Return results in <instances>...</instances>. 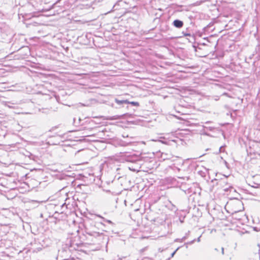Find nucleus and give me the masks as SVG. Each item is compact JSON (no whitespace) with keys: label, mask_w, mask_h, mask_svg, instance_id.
Segmentation results:
<instances>
[{"label":"nucleus","mask_w":260,"mask_h":260,"mask_svg":"<svg viewBox=\"0 0 260 260\" xmlns=\"http://www.w3.org/2000/svg\"><path fill=\"white\" fill-rule=\"evenodd\" d=\"M253 183L255 186H252L254 187H258L260 185V175H256L253 177Z\"/></svg>","instance_id":"nucleus-2"},{"label":"nucleus","mask_w":260,"mask_h":260,"mask_svg":"<svg viewBox=\"0 0 260 260\" xmlns=\"http://www.w3.org/2000/svg\"><path fill=\"white\" fill-rule=\"evenodd\" d=\"M229 188H232V186H229V187L224 188L223 189L224 191H228L229 190Z\"/></svg>","instance_id":"nucleus-10"},{"label":"nucleus","mask_w":260,"mask_h":260,"mask_svg":"<svg viewBox=\"0 0 260 260\" xmlns=\"http://www.w3.org/2000/svg\"><path fill=\"white\" fill-rule=\"evenodd\" d=\"M256 257H257V258H260V256H259V255H256Z\"/></svg>","instance_id":"nucleus-16"},{"label":"nucleus","mask_w":260,"mask_h":260,"mask_svg":"<svg viewBox=\"0 0 260 260\" xmlns=\"http://www.w3.org/2000/svg\"><path fill=\"white\" fill-rule=\"evenodd\" d=\"M221 182L225 183V182L223 181H221Z\"/></svg>","instance_id":"nucleus-19"},{"label":"nucleus","mask_w":260,"mask_h":260,"mask_svg":"<svg viewBox=\"0 0 260 260\" xmlns=\"http://www.w3.org/2000/svg\"><path fill=\"white\" fill-rule=\"evenodd\" d=\"M201 237V236H200L199 237H198V239H197V241L198 242H200V241H201V240H200Z\"/></svg>","instance_id":"nucleus-11"},{"label":"nucleus","mask_w":260,"mask_h":260,"mask_svg":"<svg viewBox=\"0 0 260 260\" xmlns=\"http://www.w3.org/2000/svg\"><path fill=\"white\" fill-rule=\"evenodd\" d=\"M223 146H221L219 148L220 151H221L222 150Z\"/></svg>","instance_id":"nucleus-13"},{"label":"nucleus","mask_w":260,"mask_h":260,"mask_svg":"<svg viewBox=\"0 0 260 260\" xmlns=\"http://www.w3.org/2000/svg\"><path fill=\"white\" fill-rule=\"evenodd\" d=\"M10 102H6V103H5V105L6 106L8 107L9 108H14L12 106H11V105H10Z\"/></svg>","instance_id":"nucleus-9"},{"label":"nucleus","mask_w":260,"mask_h":260,"mask_svg":"<svg viewBox=\"0 0 260 260\" xmlns=\"http://www.w3.org/2000/svg\"><path fill=\"white\" fill-rule=\"evenodd\" d=\"M117 260H122V259L121 258H118V259Z\"/></svg>","instance_id":"nucleus-18"},{"label":"nucleus","mask_w":260,"mask_h":260,"mask_svg":"<svg viewBox=\"0 0 260 260\" xmlns=\"http://www.w3.org/2000/svg\"><path fill=\"white\" fill-rule=\"evenodd\" d=\"M115 102L118 105H121L123 104H127L129 103V101L128 100H119L117 99L115 100Z\"/></svg>","instance_id":"nucleus-5"},{"label":"nucleus","mask_w":260,"mask_h":260,"mask_svg":"<svg viewBox=\"0 0 260 260\" xmlns=\"http://www.w3.org/2000/svg\"><path fill=\"white\" fill-rule=\"evenodd\" d=\"M221 253L222 254H224V248L223 247L221 248Z\"/></svg>","instance_id":"nucleus-12"},{"label":"nucleus","mask_w":260,"mask_h":260,"mask_svg":"<svg viewBox=\"0 0 260 260\" xmlns=\"http://www.w3.org/2000/svg\"><path fill=\"white\" fill-rule=\"evenodd\" d=\"M175 253V251H174V252L172 253V256H173Z\"/></svg>","instance_id":"nucleus-17"},{"label":"nucleus","mask_w":260,"mask_h":260,"mask_svg":"<svg viewBox=\"0 0 260 260\" xmlns=\"http://www.w3.org/2000/svg\"><path fill=\"white\" fill-rule=\"evenodd\" d=\"M98 217H100V218H101L103 220V221H107V222H108V223H112V221H111V220H106L104 217H102V216H100V215H98Z\"/></svg>","instance_id":"nucleus-8"},{"label":"nucleus","mask_w":260,"mask_h":260,"mask_svg":"<svg viewBox=\"0 0 260 260\" xmlns=\"http://www.w3.org/2000/svg\"><path fill=\"white\" fill-rule=\"evenodd\" d=\"M182 34H183L184 36H188V37H191L193 40H194V37L193 36L191 35L190 34L184 32H183Z\"/></svg>","instance_id":"nucleus-6"},{"label":"nucleus","mask_w":260,"mask_h":260,"mask_svg":"<svg viewBox=\"0 0 260 260\" xmlns=\"http://www.w3.org/2000/svg\"><path fill=\"white\" fill-rule=\"evenodd\" d=\"M214 250H215V251H218V249H217V248H215L214 249Z\"/></svg>","instance_id":"nucleus-15"},{"label":"nucleus","mask_w":260,"mask_h":260,"mask_svg":"<svg viewBox=\"0 0 260 260\" xmlns=\"http://www.w3.org/2000/svg\"><path fill=\"white\" fill-rule=\"evenodd\" d=\"M195 240H196L194 239V240H193L191 241L190 242V244H192V243L195 241Z\"/></svg>","instance_id":"nucleus-14"},{"label":"nucleus","mask_w":260,"mask_h":260,"mask_svg":"<svg viewBox=\"0 0 260 260\" xmlns=\"http://www.w3.org/2000/svg\"><path fill=\"white\" fill-rule=\"evenodd\" d=\"M173 24L176 28H180L183 26V22L182 21H181L178 19H176L173 21Z\"/></svg>","instance_id":"nucleus-3"},{"label":"nucleus","mask_w":260,"mask_h":260,"mask_svg":"<svg viewBox=\"0 0 260 260\" xmlns=\"http://www.w3.org/2000/svg\"><path fill=\"white\" fill-rule=\"evenodd\" d=\"M128 104H130L132 105L133 106H139V103L137 102H129Z\"/></svg>","instance_id":"nucleus-7"},{"label":"nucleus","mask_w":260,"mask_h":260,"mask_svg":"<svg viewBox=\"0 0 260 260\" xmlns=\"http://www.w3.org/2000/svg\"><path fill=\"white\" fill-rule=\"evenodd\" d=\"M85 233L89 236L93 237L94 238H95V242H98L99 241L104 240L105 238L103 233H100L95 231H91L87 228H86L85 229Z\"/></svg>","instance_id":"nucleus-1"},{"label":"nucleus","mask_w":260,"mask_h":260,"mask_svg":"<svg viewBox=\"0 0 260 260\" xmlns=\"http://www.w3.org/2000/svg\"><path fill=\"white\" fill-rule=\"evenodd\" d=\"M122 117V115H114L112 116H108L107 117L106 119L113 120H118L120 119Z\"/></svg>","instance_id":"nucleus-4"}]
</instances>
